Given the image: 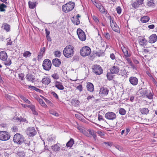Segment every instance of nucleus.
<instances>
[{
	"label": "nucleus",
	"instance_id": "obj_1",
	"mask_svg": "<svg viewBox=\"0 0 157 157\" xmlns=\"http://www.w3.org/2000/svg\"><path fill=\"white\" fill-rule=\"evenodd\" d=\"M13 141L15 143L19 145L22 144H25V146H29L30 145L29 142L25 140L24 136L20 133H16L14 136Z\"/></svg>",
	"mask_w": 157,
	"mask_h": 157
},
{
	"label": "nucleus",
	"instance_id": "obj_2",
	"mask_svg": "<svg viewBox=\"0 0 157 157\" xmlns=\"http://www.w3.org/2000/svg\"><path fill=\"white\" fill-rule=\"evenodd\" d=\"M74 48L71 45L67 46L63 51L64 56L67 58L72 56L74 54Z\"/></svg>",
	"mask_w": 157,
	"mask_h": 157
},
{
	"label": "nucleus",
	"instance_id": "obj_3",
	"mask_svg": "<svg viewBox=\"0 0 157 157\" xmlns=\"http://www.w3.org/2000/svg\"><path fill=\"white\" fill-rule=\"evenodd\" d=\"M75 6V3L72 2H69L62 6V10L65 13H68L72 10Z\"/></svg>",
	"mask_w": 157,
	"mask_h": 157
},
{
	"label": "nucleus",
	"instance_id": "obj_4",
	"mask_svg": "<svg viewBox=\"0 0 157 157\" xmlns=\"http://www.w3.org/2000/svg\"><path fill=\"white\" fill-rule=\"evenodd\" d=\"M110 25L112 29L115 32L120 33V30L119 27L117 24L116 22L114 21L113 18H112L111 16L109 17Z\"/></svg>",
	"mask_w": 157,
	"mask_h": 157
},
{
	"label": "nucleus",
	"instance_id": "obj_5",
	"mask_svg": "<svg viewBox=\"0 0 157 157\" xmlns=\"http://www.w3.org/2000/svg\"><path fill=\"white\" fill-rule=\"evenodd\" d=\"M140 97L143 98L147 97L150 99L153 98V95L151 92L146 89L140 91Z\"/></svg>",
	"mask_w": 157,
	"mask_h": 157
},
{
	"label": "nucleus",
	"instance_id": "obj_6",
	"mask_svg": "<svg viewBox=\"0 0 157 157\" xmlns=\"http://www.w3.org/2000/svg\"><path fill=\"white\" fill-rule=\"evenodd\" d=\"M91 52L90 48L88 46H85L82 48L80 51L81 56H86L90 55Z\"/></svg>",
	"mask_w": 157,
	"mask_h": 157
},
{
	"label": "nucleus",
	"instance_id": "obj_7",
	"mask_svg": "<svg viewBox=\"0 0 157 157\" xmlns=\"http://www.w3.org/2000/svg\"><path fill=\"white\" fill-rule=\"evenodd\" d=\"M43 68L46 71H49L51 69L52 63L51 61L48 59H45L44 60L43 63Z\"/></svg>",
	"mask_w": 157,
	"mask_h": 157
},
{
	"label": "nucleus",
	"instance_id": "obj_8",
	"mask_svg": "<svg viewBox=\"0 0 157 157\" xmlns=\"http://www.w3.org/2000/svg\"><path fill=\"white\" fill-rule=\"evenodd\" d=\"M92 71L96 75H100L102 73L103 70L99 65L96 64L92 66Z\"/></svg>",
	"mask_w": 157,
	"mask_h": 157
},
{
	"label": "nucleus",
	"instance_id": "obj_9",
	"mask_svg": "<svg viewBox=\"0 0 157 157\" xmlns=\"http://www.w3.org/2000/svg\"><path fill=\"white\" fill-rule=\"evenodd\" d=\"M10 136L6 131H0V140L2 141H6L9 140Z\"/></svg>",
	"mask_w": 157,
	"mask_h": 157
},
{
	"label": "nucleus",
	"instance_id": "obj_10",
	"mask_svg": "<svg viewBox=\"0 0 157 157\" xmlns=\"http://www.w3.org/2000/svg\"><path fill=\"white\" fill-rule=\"evenodd\" d=\"M77 34L79 39L82 41H84L86 39V35L83 30L80 29H78L77 31Z\"/></svg>",
	"mask_w": 157,
	"mask_h": 157
},
{
	"label": "nucleus",
	"instance_id": "obj_11",
	"mask_svg": "<svg viewBox=\"0 0 157 157\" xmlns=\"http://www.w3.org/2000/svg\"><path fill=\"white\" fill-rule=\"evenodd\" d=\"M26 133L29 137H32L36 133V132L33 127L29 128L26 131Z\"/></svg>",
	"mask_w": 157,
	"mask_h": 157
},
{
	"label": "nucleus",
	"instance_id": "obj_12",
	"mask_svg": "<svg viewBox=\"0 0 157 157\" xmlns=\"http://www.w3.org/2000/svg\"><path fill=\"white\" fill-rule=\"evenodd\" d=\"M105 117L109 120H113L116 118V115L113 112H108L105 113Z\"/></svg>",
	"mask_w": 157,
	"mask_h": 157
},
{
	"label": "nucleus",
	"instance_id": "obj_13",
	"mask_svg": "<svg viewBox=\"0 0 157 157\" xmlns=\"http://www.w3.org/2000/svg\"><path fill=\"white\" fill-rule=\"evenodd\" d=\"M130 83L133 86H135L138 84V79L136 77L131 76L129 78Z\"/></svg>",
	"mask_w": 157,
	"mask_h": 157
},
{
	"label": "nucleus",
	"instance_id": "obj_14",
	"mask_svg": "<svg viewBox=\"0 0 157 157\" xmlns=\"http://www.w3.org/2000/svg\"><path fill=\"white\" fill-rule=\"evenodd\" d=\"M120 70V68L118 66H116L114 65L110 68V71L111 73L112 74H117L119 72Z\"/></svg>",
	"mask_w": 157,
	"mask_h": 157
},
{
	"label": "nucleus",
	"instance_id": "obj_15",
	"mask_svg": "<svg viewBox=\"0 0 157 157\" xmlns=\"http://www.w3.org/2000/svg\"><path fill=\"white\" fill-rule=\"evenodd\" d=\"M138 41L139 44L142 46H145L147 44V40L142 36L139 37Z\"/></svg>",
	"mask_w": 157,
	"mask_h": 157
},
{
	"label": "nucleus",
	"instance_id": "obj_16",
	"mask_svg": "<svg viewBox=\"0 0 157 157\" xmlns=\"http://www.w3.org/2000/svg\"><path fill=\"white\" fill-rule=\"evenodd\" d=\"M109 92V90L106 87H102L100 88V94L102 96L107 95Z\"/></svg>",
	"mask_w": 157,
	"mask_h": 157
},
{
	"label": "nucleus",
	"instance_id": "obj_17",
	"mask_svg": "<svg viewBox=\"0 0 157 157\" xmlns=\"http://www.w3.org/2000/svg\"><path fill=\"white\" fill-rule=\"evenodd\" d=\"M124 64V62L122 61L121 59H119L118 58H116V61L114 65L119 67L122 66Z\"/></svg>",
	"mask_w": 157,
	"mask_h": 157
},
{
	"label": "nucleus",
	"instance_id": "obj_18",
	"mask_svg": "<svg viewBox=\"0 0 157 157\" xmlns=\"http://www.w3.org/2000/svg\"><path fill=\"white\" fill-rule=\"evenodd\" d=\"M86 88L87 90L89 91L92 92L94 90V86L93 84L90 82L87 83Z\"/></svg>",
	"mask_w": 157,
	"mask_h": 157
},
{
	"label": "nucleus",
	"instance_id": "obj_19",
	"mask_svg": "<svg viewBox=\"0 0 157 157\" xmlns=\"http://www.w3.org/2000/svg\"><path fill=\"white\" fill-rule=\"evenodd\" d=\"M26 78L28 81L33 82L35 79V77L31 74H28L26 76Z\"/></svg>",
	"mask_w": 157,
	"mask_h": 157
},
{
	"label": "nucleus",
	"instance_id": "obj_20",
	"mask_svg": "<svg viewBox=\"0 0 157 157\" xmlns=\"http://www.w3.org/2000/svg\"><path fill=\"white\" fill-rule=\"evenodd\" d=\"M52 63L55 67H59L61 64V62L59 59L56 58L53 59Z\"/></svg>",
	"mask_w": 157,
	"mask_h": 157
},
{
	"label": "nucleus",
	"instance_id": "obj_21",
	"mask_svg": "<svg viewBox=\"0 0 157 157\" xmlns=\"http://www.w3.org/2000/svg\"><path fill=\"white\" fill-rule=\"evenodd\" d=\"M7 55L6 52L5 51H1L0 52V59L5 61L7 59Z\"/></svg>",
	"mask_w": 157,
	"mask_h": 157
},
{
	"label": "nucleus",
	"instance_id": "obj_22",
	"mask_svg": "<svg viewBox=\"0 0 157 157\" xmlns=\"http://www.w3.org/2000/svg\"><path fill=\"white\" fill-rule=\"evenodd\" d=\"M55 86L59 90H62L64 88L63 85L62 83L61 82L57 81L55 82Z\"/></svg>",
	"mask_w": 157,
	"mask_h": 157
},
{
	"label": "nucleus",
	"instance_id": "obj_23",
	"mask_svg": "<svg viewBox=\"0 0 157 157\" xmlns=\"http://www.w3.org/2000/svg\"><path fill=\"white\" fill-rule=\"evenodd\" d=\"M157 40V37L155 34H152L149 37V41L151 43H153L155 42Z\"/></svg>",
	"mask_w": 157,
	"mask_h": 157
},
{
	"label": "nucleus",
	"instance_id": "obj_24",
	"mask_svg": "<svg viewBox=\"0 0 157 157\" xmlns=\"http://www.w3.org/2000/svg\"><path fill=\"white\" fill-rule=\"evenodd\" d=\"M41 82L42 83L48 85L51 82V79L48 77H46L43 78Z\"/></svg>",
	"mask_w": 157,
	"mask_h": 157
},
{
	"label": "nucleus",
	"instance_id": "obj_25",
	"mask_svg": "<svg viewBox=\"0 0 157 157\" xmlns=\"http://www.w3.org/2000/svg\"><path fill=\"white\" fill-rule=\"evenodd\" d=\"M121 49L124 53V56L127 57H129L130 56V54L128 53L127 48L124 47H121Z\"/></svg>",
	"mask_w": 157,
	"mask_h": 157
},
{
	"label": "nucleus",
	"instance_id": "obj_26",
	"mask_svg": "<svg viewBox=\"0 0 157 157\" xmlns=\"http://www.w3.org/2000/svg\"><path fill=\"white\" fill-rule=\"evenodd\" d=\"M150 20L149 17L147 16H144L140 19V21L143 23H146Z\"/></svg>",
	"mask_w": 157,
	"mask_h": 157
},
{
	"label": "nucleus",
	"instance_id": "obj_27",
	"mask_svg": "<svg viewBox=\"0 0 157 157\" xmlns=\"http://www.w3.org/2000/svg\"><path fill=\"white\" fill-rule=\"evenodd\" d=\"M28 4L29 8L31 9H33L36 6V2H32L29 1Z\"/></svg>",
	"mask_w": 157,
	"mask_h": 157
},
{
	"label": "nucleus",
	"instance_id": "obj_28",
	"mask_svg": "<svg viewBox=\"0 0 157 157\" xmlns=\"http://www.w3.org/2000/svg\"><path fill=\"white\" fill-rule=\"evenodd\" d=\"M74 144V142L73 139L71 138L70 140L67 143L66 146L68 147H71Z\"/></svg>",
	"mask_w": 157,
	"mask_h": 157
},
{
	"label": "nucleus",
	"instance_id": "obj_29",
	"mask_svg": "<svg viewBox=\"0 0 157 157\" xmlns=\"http://www.w3.org/2000/svg\"><path fill=\"white\" fill-rule=\"evenodd\" d=\"M52 149L55 151H59L60 150V147L57 144H56L54 146H52Z\"/></svg>",
	"mask_w": 157,
	"mask_h": 157
},
{
	"label": "nucleus",
	"instance_id": "obj_30",
	"mask_svg": "<svg viewBox=\"0 0 157 157\" xmlns=\"http://www.w3.org/2000/svg\"><path fill=\"white\" fill-rule=\"evenodd\" d=\"M96 55L98 57L103 56H104L105 53L102 50H100L98 52H97L95 53Z\"/></svg>",
	"mask_w": 157,
	"mask_h": 157
},
{
	"label": "nucleus",
	"instance_id": "obj_31",
	"mask_svg": "<svg viewBox=\"0 0 157 157\" xmlns=\"http://www.w3.org/2000/svg\"><path fill=\"white\" fill-rule=\"evenodd\" d=\"M140 111L142 114H147L149 112V110L147 108L141 109Z\"/></svg>",
	"mask_w": 157,
	"mask_h": 157
},
{
	"label": "nucleus",
	"instance_id": "obj_32",
	"mask_svg": "<svg viewBox=\"0 0 157 157\" xmlns=\"http://www.w3.org/2000/svg\"><path fill=\"white\" fill-rule=\"evenodd\" d=\"M72 18L74 19V20H72V22L75 24L76 25H78L80 24V20L78 18H75L73 17H72Z\"/></svg>",
	"mask_w": 157,
	"mask_h": 157
},
{
	"label": "nucleus",
	"instance_id": "obj_33",
	"mask_svg": "<svg viewBox=\"0 0 157 157\" xmlns=\"http://www.w3.org/2000/svg\"><path fill=\"white\" fill-rule=\"evenodd\" d=\"M3 25L4 29L6 30L7 32H9L10 30V25L6 23L3 24Z\"/></svg>",
	"mask_w": 157,
	"mask_h": 157
},
{
	"label": "nucleus",
	"instance_id": "obj_34",
	"mask_svg": "<svg viewBox=\"0 0 157 157\" xmlns=\"http://www.w3.org/2000/svg\"><path fill=\"white\" fill-rule=\"evenodd\" d=\"M37 100L42 106L44 107H45L47 106L45 104L44 101L42 99L40 98H38L37 99Z\"/></svg>",
	"mask_w": 157,
	"mask_h": 157
},
{
	"label": "nucleus",
	"instance_id": "obj_35",
	"mask_svg": "<svg viewBox=\"0 0 157 157\" xmlns=\"http://www.w3.org/2000/svg\"><path fill=\"white\" fill-rule=\"evenodd\" d=\"M7 7V6L3 3L0 4V11H5L6 10L5 8H6Z\"/></svg>",
	"mask_w": 157,
	"mask_h": 157
},
{
	"label": "nucleus",
	"instance_id": "obj_36",
	"mask_svg": "<svg viewBox=\"0 0 157 157\" xmlns=\"http://www.w3.org/2000/svg\"><path fill=\"white\" fill-rule=\"evenodd\" d=\"M21 98L24 100L25 102L27 103L30 104L31 103V102L28 99H27L23 95H21L20 96Z\"/></svg>",
	"mask_w": 157,
	"mask_h": 157
},
{
	"label": "nucleus",
	"instance_id": "obj_37",
	"mask_svg": "<svg viewBox=\"0 0 157 157\" xmlns=\"http://www.w3.org/2000/svg\"><path fill=\"white\" fill-rule=\"evenodd\" d=\"M99 9L100 11V12L101 13L105 14H107V10H106L105 9L104 7L102 6L101 7H100Z\"/></svg>",
	"mask_w": 157,
	"mask_h": 157
},
{
	"label": "nucleus",
	"instance_id": "obj_38",
	"mask_svg": "<svg viewBox=\"0 0 157 157\" xmlns=\"http://www.w3.org/2000/svg\"><path fill=\"white\" fill-rule=\"evenodd\" d=\"M147 5L148 6L150 7L154 6L155 3L153 0H149L147 1Z\"/></svg>",
	"mask_w": 157,
	"mask_h": 157
},
{
	"label": "nucleus",
	"instance_id": "obj_39",
	"mask_svg": "<svg viewBox=\"0 0 157 157\" xmlns=\"http://www.w3.org/2000/svg\"><path fill=\"white\" fill-rule=\"evenodd\" d=\"M71 103L74 105H78L79 101L78 100H76L75 99H73L71 101Z\"/></svg>",
	"mask_w": 157,
	"mask_h": 157
},
{
	"label": "nucleus",
	"instance_id": "obj_40",
	"mask_svg": "<svg viewBox=\"0 0 157 157\" xmlns=\"http://www.w3.org/2000/svg\"><path fill=\"white\" fill-rule=\"evenodd\" d=\"M4 61V64L6 66H10L12 63L11 60L9 59H6Z\"/></svg>",
	"mask_w": 157,
	"mask_h": 157
},
{
	"label": "nucleus",
	"instance_id": "obj_41",
	"mask_svg": "<svg viewBox=\"0 0 157 157\" xmlns=\"http://www.w3.org/2000/svg\"><path fill=\"white\" fill-rule=\"evenodd\" d=\"M16 121H19L21 123L25 122L26 121V119L25 118H23L21 117L17 118L16 119Z\"/></svg>",
	"mask_w": 157,
	"mask_h": 157
},
{
	"label": "nucleus",
	"instance_id": "obj_42",
	"mask_svg": "<svg viewBox=\"0 0 157 157\" xmlns=\"http://www.w3.org/2000/svg\"><path fill=\"white\" fill-rule=\"evenodd\" d=\"M119 112L120 114L122 115H124L126 114V111L123 108H121L120 109Z\"/></svg>",
	"mask_w": 157,
	"mask_h": 157
},
{
	"label": "nucleus",
	"instance_id": "obj_43",
	"mask_svg": "<svg viewBox=\"0 0 157 157\" xmlns=\"http://www.w3.org/2000/svg\"><path fill=\"white\" fill-rule=\"evenodd\" d=\"M31 54V53H30L29 51H26L25 52L23 53V56L25 57H27L28 56H30Z\"/></svg>",
	"mask_w": 157,
	"mask_h": 157
},
{
	"label": "nucleus",
	"instance_id": "obj_44",
	"mask_svg": "<svg viewBox=\"0 0 157 157\" xmlns=\"http://www.w3.org/2000/svg\"><path fill=\"white\" fill-rule=\"evenodd\" d=\"M49 113L51 114L54 115L55 116L57 117L59 115V114H58L56 112V111H54L53 110H50L49 111Z\"/></svg>",
	"mask_w": 157,
	"mask_h": 157
},
{
	"label": "nucleus",
	"instance_id": "obj_45",
	"mask_svg": "<svg viewBox=\"0 0 157 157\" xmlns=\"http://www.w3.org/2000/svg\"><path fill=\"white\" fill-rule=\"evenodd\" d=\"M54 54L56 57H59L61 55V52L59 51H55L54 52Z\"/></svg>",
	"mask_w": 157,
	"mask_h": 157
},
{
	"label": "nucleus",
	"instance_id": "obj_46",
	"mask_svg": "<svg viewBox=\"0 0 157 157\" xmlns=\"http://www.w3.org/2000/svg\"><path fill=\"white\" fill-rule=\"evenodd\" d=\"M52 77L55 79H58L59 78V75L57 73L53 74L52 75Z\"/></svg>",
	"mask_w": 157,
	"mask_h": 157
},
{
	"label": "nucleus",
	"instance_id": "obj_47",
	"mask_svg": "<svg viewBox=\"0 0 157 157\" xmlns=\"http://www.w3.org/2000/svg\"><path fill=\"white\" fill-rule=\"evenodd\" d=\"M132 6L135 8H137L139 7V4L137 2H134L132 4Z\"/></svg>",
	"mask_w": 157,
	"mask_h": 157
},
{
	"label": "nucleus",
	"instance_id": "obj_48",
	"mask_svg": "<svg viewBox=\"0 0 157 157\" xmlns=\"http://www.w3.org/2000/svg\"><path fill=\"white\" fill-rule=\"evenodd\" d=\"M19 157H25V154L23 151L19 152L18 154Z\"/></svg>",
	"mask_w": 157,
	"mask_h": 157
},
{
	"label": "nucleus",
	"instance_id": "obj_49",
	"mask_svg": "<svg viewBox=\"0 0 157 157\" xmlns=\"http://www.w3.org/2000/svg\"><path fill=\"white\" fill-rule=\"evenodd\" d=\"M33 113L36 115H38V113L37 112L36 110L35 107L34 106V108H33L32 109H31Z\"/></svg>",
	"mask_w": 157,
	"mask_h": 157
},
{
	"label": "nucleus",
	"instance_id": "obj_50",
	"mask_svg": "<svg viewBox=\"0 0 157 157\" xmlns=\"http://www.w3.org/2000/svg\"><path fill=\"white\" fill-rule=\"evenodd\" d=\"M116 10L117 12V13L118 14H120L121 13V9L120 6H118L116 8Z\"/></svg>",
	"mask_w": 157,
	"mask_h": 157
},
{
	"label": "nucleus",
	"instance_id": "obj_51",
	"mask_svg": "<svg viewBox=\"0 0 157 157\" xmlns=\"http://www.w3.org/2000/svg\"><path fill=\"white\" fill-rule=\"evenodd\" d=\"M107 77L109 80H112L113 78V77L110 74L108 73L107 75Z\"/></svg>",
	"mask_w": 157,
	"mask_h": 157
},
{
	"label": "nucleus",
	"instance_id": "obj_52",
	"mask_svg": "<svg viewBox=\"0 0 157 157\" xmlns=\"http://www.w3.org/2000/svg\"><path fill=\"white\" fill-rule=\"evenodd\" d=\"M19 78L21 80H23V78L24 77V75L23 73H20L19 74Z\"/></svg>",
	"mask_w": 157,
	"mask_h": 157
},
{
	"label": "nucleus",
	"instance_id": "obj_53",
	"mask_svg": "<svg viewBox=\"0 0 157 157\" xmlns=\"http://www.w3.org/2000/svg\"><path fill=\"white\" fill-rule=\"evenodd\" d=\"M105 38L107 40H109L110 38V36L108 33H106L105 34Z\"/></svg>",
	"mask_w": 157,
	"mask_h": 157
},
{
	"label": "nucleus",
	"instance_id": "obj_54",
	"mask_svg": "<svg viewBox=\"0 0 157 157\" xmlns=\"http://www.w3.org/2000/svg\"><path fill=\"white\" fill-rule=\"evenodd\" d=\"M5 97L7 100H10L12 99V97L10 95L7 94H5Z\"/></svg>",
	"mask_w": 157,
	"mask_h": 157
},
{
	"label": "nucleus",
	"instance_id": "obj_55",
	"mask_svg": "<svg viewBox=\"0 0 157 157\" xmlns=\"http://www.w3.org/2000/svg\"><path fill=\"white\" fill-rule=\"evenodd\" d=\"M76 88L77 89H78L80 92L82 91V85L79 84L78 86Z\"/></svg>",
	"mask_w": 157,
	"mask_h": 157
},
{
	"label": "nucleus",
	"instance_id": "obj_56",
	"mask_svg": "<svg viewBox=\"0 0 157 157\" xmlns=\"http://www.w3.org/2000/svg\"><path fill=\"white\" fill-rule=\"evenodd\" d=\"M44 100L46 101V102L47 103L50 105L51 106H52L53 105V104L51 102V101L48 100V99L45 98L44 99Z\"/></svg>",
	"mask_w": 157,
	"mask_h": 157
},
{
	"label": "nucleus",
	"instance_id": "obj_57",
	"mask_svg": "<svg viewBox=\"0 0 157 157\" xmlns=\"http://www.w3.org/2000/svg\"><path fill=\"white\" fill-rule=\"evenodd\" d=\"M93 17L94 21L96 22L97 24H98L99 22V21L98 17L94 16H93Z\"/></svg>",
	"mask_w": 157,
	"mask_h": 157
},
{
	"label": "nucleus",
	"instance_id": "obj_58",
	"mask_svg": "<svg viewBox=\"0 0 157 157\" xmlns=\"http://www.w3.org/2000/svg\"><path fill=\"white\" fill-rule=\"evenodd\" d=\"M115 147L116 149H117L120 151H123L122 147L120 146L117 145Z\"/></svg>",
	"mask_w": 157,
	"mask_h": 157
},
{
	"label": "nucleus",
	"instance_id": "obj_59",
	"mask_svg": "<svg viewBox=\"0 0 157 157\" xmlns=\"http://www.w3.org/2000/svg\"><path fill=\"white\" fill-rule=\"evenodd\" d=\"M110 57L111 59L112 60H114L115 59H116L115 55L113 53H111L110 54Z\"/></svg>",
	"mask_w": 157,
	"mask_h": 157
},
{
	"label": "nucleus",
	"instance_id": "obj_60",
	"mask_svg": "<svg viewBox=\"0 0 157 157\" xmlns=\"http://www.w3.org/2000/svg\"><path fill=\"white\" fill-rule=\"evenodd\" d=\"M45 47H43V48H41L40 50V54H42V55H43V54L45 52Z\"/></svg>",
	"mask_w": 157,
	"mask_h": 157
},
{
	"label": "nucleus",
	"instance_id": "obj_61",
	"mask_svg": "<svg viewBox=\"0 0 157 157\" xmlns=\"http://www.w3.org/2000/svg\"><path fill=\"white\" fill-rule=\"evenodd\" d=\"M12 129L13 130V131L14 132L17 131L18 130L17 127L15 126H13Z\"/></svg>",
	"mask_w": 157,
	"mask_h": 157
},
{
	"label": "nucleus",
	"instance_id": "obj_62",
	"mask_svg": "<svg viewBox=\"0 0 157 157\" xmlns=\"http://www.w3.org/2000/svg\"><path fill=\"white\" fill-rule=\"evenodd\" d=\"M94 97L93 96L89 95L87 97V99L88 101H89L90 100L92 99L93 98L94 99Z\"/></svg>",
	"mask_w": 157,
	"mask_h": 157
},
{
	"label": "nucleus",
	"instance_id": "obj_63",
	"mask_svg": "<svg viewBox=\"0 0 157 157\" xmlns=\"http://www.w3.org/2000/svg\"><path fill=\"white\" fill-rule=\"evenodd\" d=\"M130 129L129 128H126V131H125L124 135L125 136H126L128 133L130 131Z\"/></svg>",
	"mask_w": 157,
	"mask_h": 157
},
{
	"label": "nucleus",
	"instance_id": "obj_64",
	"mask_svg": "<svg viewBox=\"0 0 157 157\" xmlns=\"http://www.w3.org/2000/svg\"><path fill=\"white\" fill-rule=\"evenodd\" d=\"M132 60L134 63L136 64H138L139 63L138 61L137 60L136 58H133Z\"/></svg>",
	"mask_w": 157,
	"mask_h": 157
}]
</instances>
